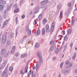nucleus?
<instances>
[{"label":"nucleus","mask_w":77,"mask_h":77,"mask_svg":"<svg viewBox=\"0 0 77 77\" xmlns=\"http://www.w3.org/2000/svg\"><path fill=\"white\" fill-rule=\"evenodd\" d=\"M8 42H9L10 43H11V42H8Z\"/></svg>","instance_id":"56"},{"label":"nucleus","mask_w":77,"mask_h":77,"mask_svg":"<svg viewBox=\"0 0 77 77\" xmlns=\"http://www.w3.org/2000/svg\"><path fill=\"white\" fill-rule=\"evenodd\" d=\"M55 26V23L54 22H53L51 24V32H53L54 29V27Z\"/></svg>","instance_id":"2"},{"label":"nucleus","mask_w":77,"mask_h":77,"mask_svg":"<svg viewBox=\"0 0 77 77\" xmlns=\"http://www.w3.org/2000/svg\"><path fill=\"white\" fill-rule=\"evenodd\" d=\"M76 77H77V76Z\"/></svg>","instance_id":"63"},{"label":"nucleus","mask_w":77,"mask_h":77,"mask_svg":"<svg viewBox=\"0 0 77 77\" xmlns=\"http://www.w3.org/2000/svg\"><path fill=\"white\" fill-rule=\"evenodd\" d=\"M3 9V5H0V11H2Z\"/></svg>","instance_id":"11"},{"label":"nucleus","mask_w":77,"mask_h":77,"mask_svg":"<svg viewBox=\"0 0 77 77\" xmlns=\"http://www.w3.org/2000/svg\"><path fill=\"white\" fill-rule=\"evenodd\" d=\"M39 45H39V43H36L35 47L36 48L38 47H39Z\"/></svg>","instance_id":"17"},{"label":"nucleus","mask_w":77,"mask_h":77,"mask_svg":"<svg viewBox=\"0 0 77 77\" xmlns=\"http://www.w3.org/2000/svg\"><path fill=\"white\" fill-rule=\"evenodd\" d=\"M14 34L13 33H11V34L10 36L11 38H12V37L13 36V35H14Z\"/></svg>","instance_id":"29"},{"label":"nucleus","mask_w":77,"mask_h":77,"mask_svg":"<svg viewBox=\"0 0 77 77\" xmlns=\"http://www.w3.org/2000/svg\"><path fill=\"white\" fill-rule=\"evenodd\" d=\"M1 53L2 54H5L6 53V50L5 49H2L1 51Z\"/></svg>","instance_id":"6"},{"label":"nucleus","mask_w":77,"mask_h":77,"mask_svg":"<svg viewBox=\"0 0 77 77\" xmlns=\"http://www.w3.org/2000/svg\"><path fill=\"white\" fill-rule=\"evenodd\" d=\"M15 50V46H13L12 48L11 51V53H13Z\"/></svg>","instance_id":"5"},{"label":"nucleus","mask_w":77,"mask_h":77,"mask_svg":"<svg viewBox=\"0 0 77 77\" xmlns=\"http://www.w3.org/2000/svg\"><path fill=\"white\" fill-rule=\"evenodd\" d=\"M51 50H53L54 49V47H52L51 49H50Z\"/></svg>","instance_id":"38"},{"label":"nucleus","mask_w":77,"mask_h":77,"mask_svg":"<svg viewBox=\"0 0 77 77\" xmlns=\"http://www.w3.org/2000/svg\"><path fill=\"white\" fill-rule=\"evenodd\" d=\"M59 36H60V38H62V37H63L62 35H59Z\"/></svg>","instance_id":"44"},{"label":"nucleus","mask_w":77,"mask_h":77,"mask_svg":"<svg viewBox=\"0 0 77 77\" xmlns=\"http://www.w3.org/2000/svg\"><path fill=\"white\" fill-rule=\"evenodd\" d=\"M2 69V68H0V69Z\"/></svg>","instance_id":"62"},{"label":"nucleus","mask_w":77,"mask_h":77,"mask_svg":"<svg viewBox=\"0 0 77 77\" xmlns=\"http://www.w3.org/2000/svg\"><path fill=\"white\" fill-rule=\"evenodd\" d=\"M46 32H50V28L48 24H47L45 26Z\"/></svg>","instance_id":"3"},{"label":"nucleus","mask_w":77,"mask_h":77,"mask_svg":"<svg viewBox=\"0 0 77 77\" xmlns=\"http://www.w3.org/2000/svg\"><path fill=\"white\" fill-rule=\"evenodd\" d=\"M13 69L14 68L12 66H10L9 68V70L10 71H11V72H12V70H13Z\"/></svg>","instance_id":"8"},{"label":"nucleus","mask_w":77,"mask_h":77,"mask_svg":"<svg viewBox=\"0 0 77 77\" xmlns=\"http://www.w3.org/2000/svg\"><path fill=\"white\" fill-rule=\"evenodd\" d=\"M72 23H74V19H72Z\"/></svg>","instance_id":"40"},{"label":"nucleus","mask_w":77,"mask_h":77,"mask_svg":"<svg viewBox=\"0 0 77 77\" xmlns=\"http://www.w3.org/2000/svg\"><path fill=\"white\" fill-rule=\"evenodd\" d=\"M16 6H17V5L16 4H15L14 5V7H15V8L16 7Z\"/></svg>","instance_id":"46"},{"label":"nucleus","mask_w":77,"mask_h":77,"mask_svg":"<svg viewBox=\"0 0 77 77\" xmlns=\"http://www.w3.org/2000/svg\"><path fill=\"white\" fill-rule=\"evenodd\" d=\"M6 35H4L2 37V42L3 43L6 42Z\"/></svg>","instance_id":"4"},{"label":"nucleus","mask_w":77,"mask_h":77,"mask_svg":"<svg viewBox=\"0 0 77 77\" xmlns=\"http://www.w3.org/2000/svg\"><path fill=\"white\" fill-rule=\"evenodd\" d=\"M26 54H24V55H21V57L22 58L25 57L26 56Z\"/></svg>","instance_id":"35"},{"label":"nucleus","mask_w":77,"mask_h":77,"mask_svg":"<svg viewBox=\"0 0 77 77\" xmlns=\"http://www.w3.org/2000/svg\"><path fill=\"white\" fill-rule=\"evenodd\" d=\"M33 5V3H31V6H32V5Z\"/></svg>","instance_id":"49"},{"label":"nucleus","mask_w":77,"mask_h":77,"mask_svg":"<svg viewBox=\"0 0 77 77\" xmlns=\"http://www.w3.org/2000/svg\"><path fill=\"white\" fill-rule=\"evenodd\" d=\"M72 66V63H70L68 65V66L69 67H70Z\"/></svg>","instance_id":"28"},{"label":"nucleus","mask_w":77,"mask_h":77,"mask_svg":"<svg viewBox=\"0 0 77 77\" xmlns=\"http://www.w3.org/2000/svg\"><path fill=\"white\" fill-rule=\"evenodd\" d=\"M69 63V62L67 61L66 63V64H68Z\"/></svg>","instance_id":"43"},{"label":"nucleus","mask_w":77,"mask_h":77,"mask_svg":"<svg viewBox=\"0 0 77 77\" xmlns=\"http://www.w3.org/2000/svg\"><path fill=\"white\" fill-rule=\"evenodd\" d=\"M64 56V55H63V57H63H63Z\"/></svg>","instance_id":"54"},{"label":"nucleus","mask_w":77,"mask_h":77,"mask_svg":"<svg viewBox=\"0 0 77 77\" xmlns=\"http://www.w3.org/2000/svg\"><path fill=\"white\" fill-rule=\"evenodd\" d=\"M45 28H43L42 29V35H44L45 34Z\"/></svg>","instance_id":"14"},{"label":"nucleus","mask_w":77,"mask_h":77,"mask_svg":"<svg viewBox=\"0 0 77 77\" xmlns=\"http://www.w3.org/2000/svg\"><path fill=\"white\" fill-rule=\"evenodd\" d=\"M1 41V38H0V41Z\"/></svg>","instance_id":"55"},{"label":"nucleus","mask_w":77,"mask_h":77,"mask_svg":"<svg viewBox=\"0 0 77 77\" xmlns=\"http://www.w3.org/2000/svg\"><path fill=\"white\" fill-rule=\"evenodd\" d=\"M2 57H0V63H1V61H2Z\"/></svg>","instance_id":"39"},{"label":"nucleus","mask_w":77,"mask_h":77,"mask_svg":"<svg viewBox=\"0 0 77 77\" xmlns=\"http://www.w3.org/2000/svg\"><path fill=\"white\" fill-rule=\"evenodd\" d=\"M20 73L21 75H23V70H21L20 71Z\"/></svg>","instance_id":"21"},{"label":"nucleus","mask_w":77,"mask_h":77,"mask_svg":"<svg viewBox=\"0 0 77 77\" xmlns=\"http://www.w3.org/2000/svg\"><path fill=\"white\" fill-rule=\"evenodd\" d=\"M7 63V61L5 63Z\"/></svg>","instance_id":"59"},{"label":"nucleus","mask_w":77,"mask_h":77,"mask_svg":"<svg viewBox=\"0 0 77 77\" xmlns=\"http://www.w3.org/2000/svg\"><path fill=\"white\" fill-rule=\"evenodd\" d=\"M67 34H70L71 32V30L70 29H69L67 30Z\"/></svg>","instance_id":"7"},{"label":"nucleus","mask_w":77,"mask_h":77,"mask_svg":"<svg viewBox=\"0 0 77 77\" xmlns=\"http://www.w3.org/2000/svg\"><path fill=\"white\" fill-rule=\"evenodd\" d=\"M35 75L34 74H33L32 75V77H35Z\"/></svg>","instance_id":"41"},{"label":"nucleus","mask_w":77,"mask_h":77,"mask_svg":"<svg viewBox=\"0 0 77 77\" xmlns=\"http://www.w3.org/2000/svg\"><path fill=\"white\" fill-rule=\"evenodd\" d=\"M15 55H16V56H17L18 55V53H16L15 54Z\"/></svg>","instance_id":"42"},{"label":"nucleus","mask_w":77,"mask_h":77,"mask_svg":"<svg viewBox=\"0 0 77 77\" xmlns=\"http://www.w3.org/2000/svg\"><path fill=\"white\" fill-rule=\"evenodd\" d=\"M68 5L69 7H70L71 6V3H69L68 4Z\"/></svg>","instance_id":"34"},{"label":"nucleus","mask_w":77,"mask_h":77,"mask_svg":"<svg viewBox=\"0 0 77 77\" xmlns=\"http://www.w3.org/2000/svg\"><path fill=\"white\" fill-rule=\"evenodd\" d=\"M22 18L24 19L25 17V15L24 14L21 17Z\"/></svg>","instance_id":"30"},{"label":"nucleus","mask_w":77,"mask_h":77,"mask_svg":"<svg viewBox=\"0 0 77 77\" xmlns=\"http://www.w3.org/2000/svg\"><path fill=\"white\" fill-rule=\"evenodd\" d=\"M31 70H30L29 72L28 73V77H29V76H30V74H31Z\"/></svg>","instance_id":"22"},{"label":"nucleus","mask_w":77,"mask_h":77,"mask_svg":"<svg viewBox=\"0 0 77 77\" xmlns=\"http://www.w3.org/2000/svg\"><path fill=\"white\" fill-rule=\"evenodd\" d=\"M59 50L58 48H57L56 50V54H58V52H59Z\"/></svg>","instance_id":"24"},{"label":"nucleus","mask_w":77,"mask_h":77,"mask_svg":"<svg viewBox=\"0 0 77 77\" xmlns=\"http://www.w3.org/2000/svg\"><path fill=\"white\" fill-rule=\"evenodd\" d=\"M0 0V1H3V0Z\"/></svg>","instance_id":"58"},{"label":"nucleus","mask_w":77,"mask_h":77,"mask_svg":"<svg viewBox=\"0 0 77 77\" xmlns=\"http://www.w3.org/2000/svg\"><path fill=\"white\" fill-rule=\"evenodd\" d=\"M38 66H37V64L36 67H35V69H36V70H37L38 69Z\"/></svg>","instance_id":"33"},{"label":"nucleus","mask_w":77,"mask_h":77,"mask_svg":"<svg viewBox=\"0 0 77 77\" xmlns=\"http://www.w3.org/2000/svg\"><path fill=\"white\" fill-rule=\"evenodd\" d=\"M63 72L64 73H66L68 72V71H67L64 70V71H63Z\"/></svg>","instance_id":"31"},{"label":"nucleus","mask_w":77,"mask_h":77,"mask_svg":"<svg viewBox=\"0 0 77 77\" xmlns=\"http://www.w3.org/2000/svg\"><path fill=\"white\" fill-rule=\"evenodd\" d=\"M59 77H61L60 74H59Z\"/></svg>","instance_id":"50"},{"label":"nucleus","mask_w":77,"mask_h":77,"mask_svg":"<svg viewBox=\"0 0 77 77\" xmlns=\"http://www.w3.org/2000/svg\"><path fill=\"white\" fill-rule=\"evenodd\" d=\"M28 69V67L27 66L26 67V68L25 69V73H27V69Z\"/></svg>","instance_id":"16"},{"label":"nucleus","mask_w":77,"mask_h":77,"mask_svg":"<svg viewBox=\"0 0 77 77\" xmlns=\"http://www.w3.org/2000/svg\"><path fill=\"white\" fill-rule=\"evenodd\" d=\"M42 16L41 15H40L38 17V18L39 19V20H40L42 19Z\"/></svg>","instance_id":"19"},{"label":"nucleus","mask_w":77,"mask_h":77,"mask_svg":"<svg viewBox=\"0 0 77 77\" xmlns=\"http://www.w3.org/2000/svg\"><path fill=\"white\" fill-rule=\"evenodd\" d=\"M33 73V72H32V74Z\"/></svg>","instance_id":"53"},{"label":"nucleus","mask_w":77,"mask_h":77,"mask_svg":"<svg viewBox=\"0 0 77 77\" xmlns=\"http://www.w3.org/2000/svg\"><path fill=\"white\" fill-rule=\"evenodd\" d=\"M62 32L63 33V35H65V31H62Z\"/></svg>","instance_id":"36"},{"label":"nucleus","mask_w":77,"mask_h":77,"mask_svg":"<svg viewBox=\"0 0 77 77\" xmlns=\"http://www.w3.org/2000/svg\"><path fill=\"white\" fill-rule=\"evenodd\" d=\"M27 30L28 33L29 34H30L31 33V30H30V29H29V28H27Z\"/></svg>","instance_id":"12"},{"label":"nucleus","mask_w":77,"mask_h":77,"mask_svg":"<svg viewBox=\"0 0 77 77\" xmlns=\"http://www.w3.org/2000/svg\"><path fill=\"white\" fill-rule=\"evenodd\" d=\"M8 68H6L3 73L2 75V77H8Z\"/></svg>","instance_id":"1"},{"label":"nucleus","mask_w":77,"mask_h":77,"mask_svg":"<svg viewBox=\"0 0 77 77\" xmlns=\"http://www.w3.org/2000/svg\"><path fill=\"white\" fill-rule=\"evenodd\" d=\"M9 53H8V54H7V55H8V54H9Z\"/></svg>","instance_id":"57"},{"label":"nucleus","mask_w":77,"mask_h":77,"mask_svg":"<svg viewBox=\"0 0 77 77\" xmlns=\"http://www.w3.org/2000/svg\"><path fill=\"white\" fill-rule=\"evenodd\" d=\"M40 53H39L38 54V55L39 57V59L41 61L42 59L41 56L40 55Z\"/></svg>","instance_id":"9"},{"label":"nucleus","mask_w":77,"mask_h":77,"mask_svg":"<svg viewBox=\"0 0 77 77\" xmlns=\"http://www.w3.org/2000/svg\"><path fill=\"white\" fill-rule=\"evenodd\" d=\"M54 60L56 59V58H55V57H54Z\"/></svg>","instance_id":"52"},{"label":"nucleus","mask_w":77,"mask_h":77,"mask_svg":"<svg viewBox=\"0 0 77 77\" xmlns=\"http://www.w3.org/2000/svg\"><path fill=\"white\" fill-rule=\"evenodd\" d=\"M63 62L60 65V66L61 68L62 67L63 65Z\"/></svg>","instance_id":"25"},{"label":"nucleus","mask_w":77,"mask_h":77,"mask_svg":"<svg viewBox=\"0 0 77 77\" xmlns=\"http://www.w3.org/2000/svg\"><path fill=\"white\" fill-rule=\"evenodd\" d=\"M76 53H75L74 54L73 56L72 57V59H75V57H76Z\"/></svg>","instance_id":"18"},{"label":"nucleus","mask_w":77,"mask_h":77,"mask_svg":"<svg viewBox=\"0 0 77 77\" xmlns=\"http://www.w3.org/2000/svg\"><path fill=\"white\" fill-rule=\"evenodd\" d=\"M47 22V20L45 18L43 20V24H45V23Z\"/></svg>","instance_id":"10"},{"label":"nucleus","mask_w":77,"mask_h":77,"mask_svg":"<svg viewBox=\"0 0 77 77\" xmlns=\"http://www.w3.org/2000/svg\"><path fill=\"white\" fill-rule=\"evenodd\" d=\"M1 26V25L0 24V27Z\"/></svg>","instance_id":"60"},{"label":"nucleus","mask_w":77,"mask_h":77,"mask_svg":"<svg viewBox=\"0 0 77 77\" xmlns=\"http://www.w3.org/2000/svg\"><path fill=\"white\" fill-rule=\"evenodd\" d=\"M40 31L39 30V28H38V29L37 30V34L38 35H40Z\"/></svg>","instance_id":"15"},{"label":"nucleus","mask_w":77,"mask_h":77,"mask_svg":"<svg viewBox=\"0 0 77 77\" xmlns=\"http://www.w3.org/2000/svg\"><path fill=\"white\" fill-rule=\"evenodd\" d=\"M75 72L76 73H77V69L75 70Z\"/></svg>","instance_id":"48"},{"label":"nucleus","mask_w":77,"mask_h":77,"mask_svg":"<svg viewBox=\"0 0 77 77\" xmlns=\"http://www.w3.org/2000/svg\"><path fill=\"white\" fill-rule=\"evenodd\" d=\"M14 12L15 13H17L18 12H19V9H15L14 11Z\"/></svg>","instance_id":"13"},{"label":"nucleus","mask_w":77,"mask_h":77,"mask_svg":"<svg viewBox=\"0 0 77 77\" xmlns=\"http://www.w3.org/2000/svg\"><path fill=\"white\" fill-rule=\"evenodd\" d=\"M72 46H73V45H72V43H71V45H70V46L71 47H72Z\"/></svg>","instance_id":"45"},{"label":"nucleus","mask_w":77,"mask_h":77,"mask_svg":"<svg viewBox=\"0 0 77 77\" xmlns=\"http://www.w3.org/2000/svg\"><path fill=\"white\" fill-rule=\"evenodd\" d=\"M62 15H63V13L62 12H60V16L61 17V18H62Z\"/></svg>","instance_id":"23"},{"label":"nucleus","mask_w":77,"mask_h":77,"mask_svg":"<svg viewBox=\"0 0 77 77\" xmlns=\"http://www.w3.org/2000/svg\"><path fill=\"white\" fill-rule=\"evenodd\" d=\"M75 49L76 50H77V48H75Z\"/></svg>","instance_id":"51"},{"label":"nucleus","mask_w":77,"mask_h":77,"mask_svg":"<svg viewBox=\"0 0 77 77\" xmlns=\"http://www.w3.org/2000/svg\"><path fill=\"white\" fill-rule=\"evenodd\" d=\"M35 69V67L34 66L33 68V69Z\"/></svg>","instance_id":"47"},{"label":"nucleus","mask_w":77,"mask_h":77,"mask_svg":"<svg viewBox=\"0 0 77 77\" xmlns=\"http://www.w3.org/2000/svg\"><path fill=\"white\" fill-rule=\"evenodd\" d=\"M6 24H7V22H6V21H5L4 23V26H5Z\"/></svg>","instance_id":"27"},{"label":"nucleus","mask_w":77,"mask_h":77,"mask_svg":"<svg viewBox=\"0 0 77 77\" xmlns=\"http://www.w3.org/2000/svg\"><path fill=\"white\" fill-rule=\"evenodd\" d=\"M17 19H18V17H16V19H15V21H16V23H17Z\"/></svg>","instance_id":"37"},{"label":"nucleus","mask_w":77,"mask_h":77,"mask_svg":"<svg viewBox=\"0 0 77 77\" xmlns=\"http://www.w3.org/2000/svg\"><path fill=\"white\" fill-rule=\"evenodd\" d=\"M67 37L66 36H65V37H64V41H67Z\"/></svg>","instance_id":"20"},{"label":"nucleus","mask_w":77,"mask_h":77,"mask_svg":"<svg viewBox=\"0 0 77 77\" xmlns=\"http://www.w3.org/2000/svg\"><path fill=\"white\" fill-rule=\"evenodd\" d=\"M54 41H53V40H52V41L50 43V44H54Z\"/></svg>","instance_id":"26"},{"label":"nucleus","mask_w":77,"mask_h":77,"mask_svg":"<svg viewBox=\"0 0 77 77\" xmlns=\"http://www.w3.org/2000/svg\"><path fill=\"white\" fill-rule=\"evenodd\" d=\"M34 25H35L36 24H37L36 20H34Z\"/></svg>","instance_id":"32"},{"label":"nucleus","mask_w":77,"mask_h":77,"mask_svg":"<svg viewBox=\"0 0 77 77\" xmlns=\"http://www.w3.org/2000/svg\"><path fill=\"white\" fill-rule=\"evenodd\" d=\"M59 43H60V42H59Z\"/></svg>","instance_id":"61"}]
</instances>
